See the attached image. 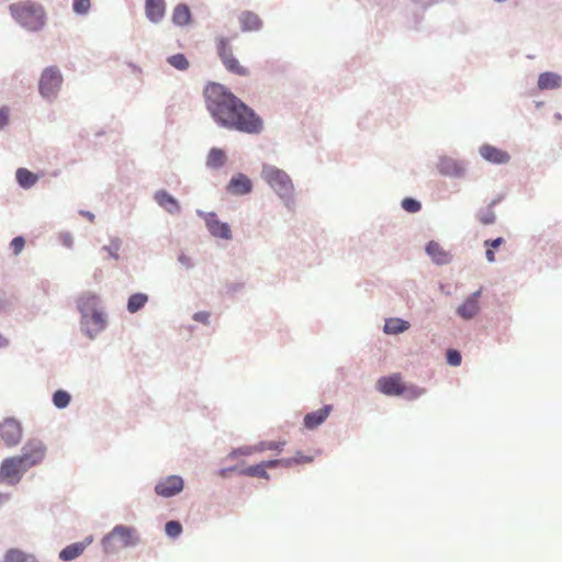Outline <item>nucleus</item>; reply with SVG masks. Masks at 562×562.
Here are the masks:
<instances>
[{
    "instance_id": "29",
    "label": "nucleus",
    "mask_w": 562,
    "mask_h": 562,
    "mask_svg": "<svg viewBox=\"0 0 562 562\" xmlns=\"http://www.w3.org/2000/svg\"><path fill=\"white\" fill-rule=\"evenodd\" d=\"M313 458H302V459H286V458H283V459H274V460H269V461H265V467L266 469L267 468H277V467H282V468H291L295 464H300V463H310L312 462Z\"/></svg>"
},
{
    "instance_id": "43",
    "label": "nucleus",
    "mask_w": 562,
    "mask_h": 562,
    "mask_svg": "<svg viewBox=\"0 0 562 562\" xmlns=\"http://www.w3.org/2000/svg\"><path fill=\"white\" fill-rule=\"evenodd\" d=\"M25 245V240L23 237H14L11 241V248L13 249L14 254H19Z\"/></svg>"
},
{
    "instance_id": "44",
    "label": "nucleus",
    "mask_w": 562,
    "mask_h": 562,
    "mask_svg": "<svg viewBox=\"0 0 562 562\" xmlns=\"http://www.w3.org/2000/svg\"><path fill=\"white\" fill-rule=\"evenodd\" d=\"M255 452H259L257 449V446H248V447H243V448L235 450L234 454L248 456V454H252Z\"/></svg>"
},
{
    "instance_id": "19",
    "label": "nucleus",
    "mask_w": 562,
    "mask_h": 562,
    "mask_svg": "<svg viewBox=\"0 0 562 562\" xmlns=\"http://www.w3.org/2000/svg\"><path fill=\"white\" fill-rule=\"evenodd\" d=\"M155 201L170 214H178L180 212L179 202L165 190H159L155 193Z\"/></svg>"
},
{
    "instance_id": "13",
    "label": "nucleus",
    "mask_w": 562,
    "mask_h": 562,
    "mask_svg": "<svg viewBox=\"0 0 562 562\" xmlns=\"http://www.w3.org/2000/svg\"><path fill=\"white\" fill-rule=\"evenodd\" d=\"M205 224L212 236L226 240L232 238V232L228 224L221 222L215 213H209L205 216Z\"/></svg>"
},
{
    "instance_id": "12",
    "label": "nucleus",
    "mask_w": 562,
    "mask_h": 562,
    "mask_svg": "<svg viewBox=\"0 0 562 562\" xmlns=\"http://www.w3.org/2000/svg\"><path fill=\"white\" fill-rule=\"evenodd\" d=\"M183 490V480L178 475H170L159 481L155 492L162 497H171Z\"/></svg>"
},
{
    "instance_id": "33",
    "label": "nucleus",
    "mask_w": 562,
    "mask_h": 562,
    "mask_svg": "<svg viewBox=\"0 0 562 562\" xmlns=\"http://www.w3.org/2000/svg\"><path fill=\"white\" fill-rule=\"evenodd\" d=\"M243 474L252 476V477H261V479H269V474L266 471L265 463L261 462L256 465H250L241 471Z\"/></svg>"
},
{
    "instance_id": "17",
    "label": "nucleus",
    "mask_w": 562,
    "mask_h": 562,
    "mask_svg": "<svg viewBox=\"0 0 562 562\" xmlns=\"http://www.w3.org/2000/svg\"><path fill=\"white\" fill-rule=\"evenodd\" d=\"M166 12L165 0H146L145 1V13L149 21L153 23L160 22Z\"/></svg>"
},
{
    "instance_id": "5",
    "label": "nucleus",
    "mask_w": 562,
    "mask_h": 562,
    "mask_svg": "<svg viewBox=\"0 0 562 562\" xmlns=\"http://www.w3.org/2000/svg\"><path fill=\"white\" fill-rule=\"evenodd\" d=\"M136 541V530L132 527L120 525L115 526L112 531L103 538L102 544L106 552H114L134 546Z\"/></svg>"
},
{
    "instance_id": "6",
    "label": "nucleus",
    "mask_w": 562,
    "mask_h": 562,
    "mask_svg": "<svg viewBox=\"0 0 562 562\" xmlns=\"http://www.w3.org/2000/svg\"><path fill=\"white\" fill-rule=\"evenodd\" d=\"M217 54L227 71L237 76H248L247 67L243 66L234 56L233 48L227 38L220 37L216 41Z\"/></svg>"
},
{
    "instance_id": "50",
    "label": "nucleus",
    "mask_w": 562,
    "mask_h": 562,
    "mask_svg": "<svg viewBox=\"0 0 562 562\" xmlns=\"http://www.w3.org/2000/svg\"><path fill=\"white\" fill-rule=\"evenodd\" d=\"M27 562H37L36 559L33 557V555H30L29 558V561Z\"/></svg>"
},
{
    "instance_id": "18",
    "label": "nucleus",
    "mask_w": 562,
    "mask_h": 562,
    "mask_svg": "<svg viewBox=\"0 0 562 562\" xmlns=\"http://www.w3.org/2000/svg\"><path fill=\"white\" fill-rule=\"evenodd\" d=\"M227 189L233 194L243 195L251 191L252 183L247 176L244 173H238L231 179Z\"/></svg>"
},
{
    "instance_id": "45",
    "label": "nucleus",
    "mask_w": 562,
    "mask_h": 562,
    "mask_svg": "<svg viewBox=\"0 0 562 562\" xmlns=\"http://www.w3.org/2000/svg\"><path fill=\"white\" fill-rule=\"evenodd\" d=\"M9 122V110L7 108L0 109V130L3 128Z\"/></svg>"
},
{
    "instance_id": "48",
    "label": "nucleus",
    "mask_w": 562,
    "mask_h": 562,
    "mask_svg": "<svg viewBox=\"0 0 562 562\" xmlns=\"http://www.w3.org/2000/svg\"><path fill=\"white\" fill-rule=\"evenodd\" d=\"M302 458H307L306 456H303L302 452H297L295 457H293L292 459H302Z\"/></svg>"
},
{
    "instance_id": "21",
    "label": "nucleus",
    "mask_w": 562,
    "mask_h": 562,
    "mask_svg": "<svg viewBox=\"0 0 562 562\" xmlns=\"http://www.w3.org/2000/svg\"><path fill=\"white\" fill-rule=\"evenodd\" d=\"M562 86V77L557 72H542L538 78V88L540 90H553Z\"/></svg>"
},
{
    "instance_id": "7",
    "label": "nucleus",
    "mask_w": 562,
    "mask_h": 562,
    "mask_svg": "<svg viewBox=\"0 0 562 562\" xmlns=\"http://www.w3.org/2000/svg\"><path fill=\"white\" fill-rule=\"evenodd\" d=\"M26 471L27 469L19 456L5 458L0 465V483L15 485Z\"/></svg>"
},
{
    "instance_id": "10",
    "label": "nucleus",
    "mask_w": 562,
    "mask_h": 562,
    "mask_svg": "<svg viewBox=\"0 0 562 562\" xmlns=\"http://www.w3.org/2000/svg\"><path fill=\"white\" fill-rule=\"evenodd\" d=\"M0 438L9 447H15L22 439V426L14 418H5L0 423Z\"/></svg>"
},
{
    "instance_id": "34",
    "label": "nucleus",
    "mask_w": 562,
    "mask_h": 562,
    "mask_svg": "<svg viewBox=\"0 0 562 562\" xmlns=\"http://www.w3.org/2000/svg\"><path fill=\"white\" fill-rule=\"evenodd\" d=\"M167 61L169 65H171L173 68L178 70H187L190 66L189 60L183 54H175L168 57Z\"/></svg>"
},
{
    "instance_id": "47",
    "label": "nucleus",
    "mask_w": 562,
    "mask_h": 562,
    "mask_svg": "<svg viewBox=\"0 0 562 562\" xmlns=\"http://www.w3.org/2000/svg\"><path fill=\"white\" fill-rule=\"evenodd\" d=\"M63 243H64V245H65V246H67V247H71V245H72V238H71V236H70V235H68V234H67V235H64V236H63Z\"/></svg>"
},
{
    "instance_id": "22",
    "label": "nucleus",
    "mask_w": 562,
    "mask_h": 562,
    "mask_svg": "<svg viewBox=\"0 0 562 562\" xmlns=\"http://www.w3.org/2000/svg\"><path fill=\"white\" fill-rule=\"evenodd\" d=\"M239 23L241 30L245 32L258 31L262 26L260 18L256 13L249 11L243 12L239 15Z\"/></svg>"
},
{
    "instance_id": "16",
    "label": "nucleus",
    "mask_w": 562,
    "mask_h": 562,
    "mask_svg": "<svg viewBox=\"0 0 562 562\" xmlns=\"http://www.w3.org/2000/svg\"><path fill=\"white\" fill-rule=\"evenodd\" d=\"M437 168L441 175L449 177H460L464 171L462 164L450 157H441Z\"/></svg>"
},
{
    "instance_id": "49",
    "label": "nucleus",
    "mask_w": 562,
    "mask_h": 562,
    "mask_svg": "<svg viewBox=\"0 0 562 562\" xmlns=\"http://www.w3.org/2000/svg\"><path fill=\"white\" fill-rule=\"evenodd\" d=\"M7 495L0 494V504L3 503L4 499H7Z\"/></svg>"
},
{
    "instance_id": "46",
    "label": "nucleus",
    "mask_w": 562,
    "mask_h": 562,
    "mask_svg": "<svg viewBox=\"0 0 562 562\" xmlns=\"http://www.w3.org/2000/svg\"><path fill=\"white\" fill-rule=\"evenodd\" d=\"M193 318L196 322H200V323H203V324H207L209 323V318H210V313L209 312H198V313L194 314Z\"/></svg>"
},
{
    "instance_id": "11",
    "label": "nucleus",
    "mask_w": 562,
    "mask_h": 562,
    "mask_svg": "<svg viewBox=\"0 0 562 562\" xmlns=\"http://www.w3.org/2000/svg\"><path fill=\"white\" fill-rule=\"evenodd\" d=\"M77 306L81 314V324L83 327L90 326L89 315L99 308V297L92 293H85L77 300Z\"/></svg>"
},
{
    "instance_id": "4",
    "label": "nucleus",
    "mask_w": 562,
    "mask_h": 562,
    "mask_svg": "<svg viewBox=\"0 0 562 562\" xmlns=\"http://www.w3.org/2000/svg\"><path fill=\"white\" fill-rule=\"evenodd\" d=\"M376 389L385 395H405L407 398H416L424 393V391L417 386H406L402 382V378L398 373L380 378L376 382Z\"/></svg>"
},
{
    "instance_id": "25",
    "label": "nucleus",
    "mask_w": 562,
    "mask_h": 562,
    "mask_svg": "<svg viewBox=\"0 0 562 562\" xmlns=\"http://www.w3.org/2000/svg\"><path fill=\"white\" fill-rule=\"evenodd\" d=\"M88 319L90 321V326L85 328L90 337H93V335L100 333L105 326V317L100 308L90 313Z\"/></svg>"
},
{
    "instance_id": "30",
    "label": "nucleus",
    "mask_w": 562,
    "mask_h": 562,
    "mask_svg": "<svg viewBox=\"0 0 562 562\" xmlns=\"http://www.w3.org/2000/svg\"><path fill=\"white\" fill-rule=\"evenodd\" d=\"M226 161V155L224 150L220 148H212L206 158V166L210 168H220L224 166Z\"/></svg>"
},
{
    "instance_id": "3",
    "label": "nucleus",
    "mask_w": 562,
    "mask_h": 562,
    "mask_svg": "<svg viewBox=\"0 0 562 562\" xmlns=\"http://www.w3.org/2000/svg\"><path fill=\"white\" fill-rule=\"evenodd\" d=\"M262 177L280 198L285 200L293 198L294 187L285 171L274 166L266 165L262 168Z\"/></svg>"
},
{
    "instance_id": "20",
    "label": "nucleus",
    "mask_w": 562,
    "mask_h": 562,
    "mask_svg": "<svg viewBox=\"0 0 562 562\" xmlns=\"http://www.w3.org/2000/svg\"><path fill=\"white\" fill-rule=\"evenodd\" d=\"M331 412L330 405H325L323 408L308 413L304 417V426L308 429H314L319 426L328 417Z\"/></svg>"
},
{
    "instance_id": "39",
    "label": "nucleus",
    "mask_w": 562,
    "mask_h": 562,
    "mask_svg": "<svg viewBox=\"0 0 562 562\" xmlns=\"http://www.w3.org/2000/svg\"><path fill=\"white\" fill-rule=\"evenodd\" d=\"M90 0H74L72 9L77 14H87L90 10Z\"/></svg>"
},
{
    "instance_id": "40",
    "label": "nucleus",
    "mask_w": 562,
    "mask_h": 562,
    "mask_svg": "<svg viewBox=\"0 0 562 562\" xmlns=\"http://www.w3.org/2000/svg\"><path fill=\"white\" fill-rule=\"evenodd\" d=\"M402 207L409 213H416L422 209V204L412 198H405L402 201Z\"/></svg>"
},
{
    "instance_id": "31",
    "label": "nucleus",
    "mask_w": 562,
    "mask_h": 562,
    "mask_svg": "<svg viewBox=\"0 0 562 562\" xmlns=\"http://www.w3.org/2000/svg\"><path fill=\"white\" fill-rule=\"evenodd\" d=\"M148 296L144 293L132 294L127 302V310L130 313L138 312L147 303Z\"/></svg>"
},
{
    "instance_id": "23",
    "label": "nucleus",
    "mask_w": 562,
    "mask_h": 562,
    "mask_svg": "<svg viewBox=\"0 0 562 562\" xmlns=\"http://www.w3.org/2000/svg\"><path fill=\"white\" fill-rule=\"evenodd\" d=\"M426 251L438 265L448 263L451 259L450 255L437 241H429Z\"/></svg>"
},
{
    "instance_id": "37",
    "label": "nucleus",
    "mask_w": 562,
    "mask_h": 562,
    "mask_svg": "<svg viewBox=\"0 0 562 562\" xmlns=\"http://www.w3.org/2000/svg\"><path fill=\"white\" fill-rule=\"evenodd\" d=\"M285 445V441H262L259 445H257L258 451H265V450H276V451H282L283 447Z\"/></svg>"
},
{
    "instance_id": "51",
    "label": "nucleus",
    "mask_w": 562,
    "mask_h": 562,
    "mask_svg": "<svg viewBox=\"0 0 562 562\" xmlns=\"http://www.w3.org/2000/svg\"><path fill=\"white\" fill-rule=\"evenodd\" d=\"M87 217H89L90 220H92V218H93V215H92V214H90V213H88V214H87Z\"/></svg>"
},
{
    "instance_id": "26",
    "label": "nucleus",
    "mask_w": 562,
    "mask_h": 562,
    "mask_svg": "<svg viewBox=\"0 0 562 562\" xmlns=\"http://www.w3.org/2000/svg\"><path fill=\"white\" fill-rule=\"evenodd\" d=\"M87 544L85 542H76L67 546L59 552V559L63 561H71L80 557Z\"/></svg>"
},
{
    "instance_id": "24",
    "label": "nucleus",
    "mask_w": 562,
    "mask_h": 562,
    "mask_svg": "<svg viewBox=\"0 0 562 562\" xmlns=\"http://www.w3.org/2000/svg\"><path fill=\"white\" fill-rule=\"evenodd\" d=\"M172 22L178 26H186L192 22L191 11L187 4H177L172 11Z\"/></svg>"
},
{
    "instance_id": "1",
    "label": "nucleus",
    "mask_w": 562,
    "mask_h": 562,
    "mask_svg": "<svg viewBox=\"0 0 562 562\" xmlns=\"http://www.w3.org/2000/svg\"><path fill=\"white\" fill-rule=\"evenodd\" d=\"M203 95L207 111L220 126L247 134L262 131L261 117L225 86L210 82Z\"/></svg>"
},
{
    "instance_id": "36",
    "label": "nucleus",
    "mask_w": 562,
    "mask_h": 562,
    "mask_svg": "<svg viewBox=\"0 0 562 562\" xmlns=\"http://www.w3.org/2000/svg\"><path fill=\"white\" fill-rule=\"evenodd\" d=\"M54 405L58 408H65L70 402V395L63 390L56 391L53 395Z\"/></svg>"
},
{
    "instance_id": "2",
    "label": "nucleus",
    "mask_w": 562,
    "mask_h": 562,
    "mask_svg": "<svg viewBox=\"0 0 562 562\" xmlns=\"http://www.w3.org/2000/svg\"><path fill=\"white\" fill-rule=\"evenodd\" d=\"M9 10L12 18L29 31L36 32L45 25L46 13L44 8L37 2L26 0L13 3Z\"/></svg>"
},
{
    "instance_id": "32",
    "label": "nucleus",
    "mask_w": 562,
    "mask_h": 562,
    "mask_svg": "<svg viewBox=\"0 0 562 562\" xmlns=\"http://www.w3.org/2000/svg\"><path fill=\"white\" fill-rule=\"evenodd\" d=\"M505 243L503 237H497L495 239H487L484 241V246L486 248V259L488 262H494L495 259V252L494 250L501 247Z\"/></svg>"
},
{
    "instance_id": "42",
    "label": "nucleus",
    "mask_w": 562,
    "mask_h": 562,
    "mask_svg": "<svg viewBox=\"0 0 562 562\" xmlns=\"http://www.w3.org/2000/svg\"><path fill=\"white\" fill-rule=\"evenodd\" d=\"M479 220L482 224H493L496 220L495 213L492 210H487L484 213L479 214Z\"/></svg>"
},
{
    "instance_id": "14",
    "label": "nucleus",
    "mask_w": 562,
    "mask_h": 562,
    "mask_svg": "<svg viewBox=\"0 0 562 562\" xmlns=\"http://www.w3.org/2000/svg\"><path fill=\"white\" fill-rule=\"evenodd\" d=\"M481 295V290L474 292L471 296H469L459 307H458V315L462 317L463 319H471L473 318L479 310V297Z\"/></svg>"
},
{
    "instance_id": "41",
    "label": "nucleus",
    "mask_w": 562,
    "mask_h": 562,
    "mask_svg": "<svg viewBox=\"0 0 562 562\" xmlns=\"http://www.w3.org/2000/svg\"><path fill=\"white\" fill-rule=\"evenodd\" d=\"M447 361L450 366L457 367L461 363V355L459 351L450 349L447 351Z\"/></svg>"
},
{
    "instance_id": "52",
    "label": "nucleus",
    "mask_w": 562,
    "mask_h": 562,
    "mask_svg": "<svg viewBox=\"0 0 562 562\" xmlns=\"http://www.w3.org/2000/svg\"><path fill=\"white\" fill-rule=\"evenodd\" d=\"M87 217H89L90 220H92V218H93V215H92V214H90V213H88V214H87Z\"/></svg>"
},
{
    "instance_id": "28",
    "label": "nucleus",
    "mask_w": 562,
    "mask_h": 562,
    "mask_svg": "<svg viewBox=\"0 0 562 562\" xmlns=\"http://www.w3.org/2000/svg\"><path fill=\"white\" fill-rule=\"evenodd\" d=\"M15 176L18 183L24 189L33 187L38 180V177L26 168H19Z\"/></svg>"
},
{
    "instance_id": "15",
    "label": "nucleus",
    "mask_w": 562,
    "mask_h": 562,
    "mask_svg": "<svg viewBox=\"0 0 562 562\" xmlns=\"http://www.w3.org/2000/svg\"><path fill=\"white\" fill-rule=\"evenodd\" d=\"M480 155L493 164H507L510 159L508 153L487 144L480 147Z\"/></svg>"
},
{
    "instance_id": "9",
    "label": "nucleus",
    "mask_w": 562,
    "mask_h": 562,
    "mask_svg": "<svg viewBox=\"0 0 562 562\" xmlns=\"http://www.w3.org/2000/svg\"><path fill=\"white\" fill-rule=\"evenodd\" d=\"M46 446L40 439H30L26 441L19 458L26 469L36 467L43 462L46 456Z\"/></svg>"
},
{
    "instance_id": "38",
    "label": "nucleus",
    "mask_w": 562,
    "mask_h": 562,
    "mask_svg": "<svg viewBox=\"0 0 562 562\" xmlns=\"http://www.w3.org/2000/svg\"><path fill=\"white\" fill-rule=\"evenodd\" d=\"M165 531L169 537H178L182 531V526L179 521L170 520L165 526Z\"/></svg>"
},
{
    "instance_id": "35",
    "label": "nucleus",
    "mask_w": 562,
    "mask_h": 562,
    "mask_svg": "<svg viewBox=\"0 0 562 562\" xmlns=\"http://www.w3.org/2000/svg\"><path fill=\"white\" fill-rule=\"evenodd\" d=\"M30 555L19 549H10L5 553L3 562H27Z\"/></svg>"
},
{
    "instance_id": "27",
    "label": "nucleus",
    "mask_w": 562,
    "mask_h": 562,
    "mask_svg": "<svg viewBox=\"0 0 562 562\" xmlns=\"http://www.w3.org/2000/svg\"><path fill=\"white\" fill-rule=\"evenodd\" d=\"M408 328H409L408 322H406L402 318L393 317V318H389L385 321L383 329H384L385 334L396 335V334H401V333L407 330Z\"/></svg>"
},
{
    "instance_id": "8",
    "label": "nucleus",
    "mask_w": 562,
    "mask_h": 562,
    "mask_svg": "<svg viewBox=\"0 0 562 562\" xmlns=\"http://www.w3.org/2000/svg\"><path fill=\"white\" fill-rule=\"evenodd\" d=\"M61 83L63 76L59 69L54 66L47 67L43 70L40 78V93L46 99H52L57 94Z\"/></svg>"
}]
</instances>
